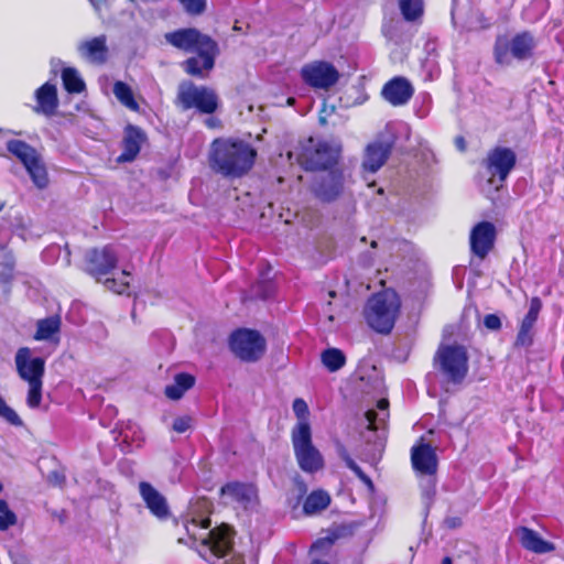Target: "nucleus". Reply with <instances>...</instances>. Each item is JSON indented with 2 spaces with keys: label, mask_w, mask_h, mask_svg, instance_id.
Here are the masks:
<instances>
[{
  "label": "nucleus",
  "mask_w": 564,
  "mask_h": 564,
  "mask_svg": "<svg viewBox=\"0 0 564 564\" xmlns=\"http://www.w3.org/2000/svg\"><path fill=\"white\" fill-rule=\"evenodd\" d=\"M399 8L405 21L413 22L424 13L423 0H399Z\"/></svg>",
  "instance_id": "35"
},
{
  "label": "nucleus",
  "mask_w": 564,
  "mask_h": 564,
  "mask_svg": "<svg viewBox=\"0 0 564 564\" xmlns=\"http://www.w3.org/2000/svg\"><path fill=\"white\" fill-rule=\"evenodd\" d=\"M294 102V99L293 98H289V104H293Z\"/></svg>",
  "instance_id": "61"
},
{
  "label": "nucleus",
  "mask_w": 564,
  "mask_h": 564,
  "mask_svg": "<svg viewBox=\"0 0 564 564\" xmlns=\"http://www.w3.org/2000/svg\"><path fill=\"white\" fill-rule=\"evenodd\" d=\"M325 174L316 177L312 192L323 203L335 202L344 192L345 176L340 166L324 171Z\"/></svg>",
  "instance_id": "13"
},
{
  "label": "nucleus",
  "mask_w": 564,
  "mask_h": 564,
  "mask_svg": "<svg viewBox=\"0 0 564 564\" xmlns=\"http://www.w3.org/2000/svg\"><path fill=\"white\" fill-rule=\"evenodd\" d=\"M484 325L486 328L490 330H500L501 329V319L497 314H487L484 317Z\"/></svg>",
  "instance_id": "48"
},
{
  "label": "nucleus",
  "mask_w": 564,
  "mask_h": 564,
  "mask_svg": "<svg viewBox=\"0 0 564 564\" xmlns=\"http://www.w3.org/2000/svg\"><path fill=\"white\" fill-rule=\"evenodd\" d=\"M221 495H228L235 502L247 509L258 501V488L251 482L229 481L220 488Z\"/></svg>",
  "instance_id": "21"
},
{
  "label": "nucleus",
  "mask_w": 564,
  "mask_h": 564,
  "mask_svg": "<svg viewBox=\"0 0 564 564\" xmlns=\"http://www.w3.org/2000/svg\"><path fill=\"white\" fill-rule=\"evenodd\" d=\"M90 3L95 7V8H99L101 4H104L106 2V0H89Z\"/></svg>",
  "instance_id": "56"
},
{
  "label": "nucleus",
  "mask_w": 564,
  "mask_h": 564,
  "mask_svg": "<svg viewBox=\"0 0 564 564\" xmlns=\"http://www.w3.org/2000/svg\"><path fill=\"white\" fill-rule=\"evenodd\" d=\"M311 564H329V563H327V562H323V561H321V560H313V561L311 562Z\"/></svg>",
  "instance_id": "58"
},
{
  "label": "nucleus",
  "mask_w": 564,
  "mask_h": 564,
  "mask_svg": "<svg viewBox=\"0 0 564 564\" xmlns=\"http://www.w3.org/2000/svg\"><path fill=\"white\" fill-rule=\"evenodd\" d=\"M113 94L116 98L130 110H139V104L134 98L131 87L127 83L121 80L116 82L113 85Z\"/></svg>",
  "instance_id": "33"
},
{
  "label": "nucleus",
  "mask_w": 564,
  "mask_h": 564,
  "mask_svg": "<svg viewBox=\"0 0 564 564\" xmlns=\"http://www.w3.org/2000/svg\"><path fill=\"white\" fill-rule=\"evenodd\" d=\"M192 523L195 525V527H200L203 529H208L210 527V519L209 518H205V519H202L199 521V523L196 521V520H192Z\"/></svg>",
  "instance_id": "54"
},
{
  "label": "nucleus",
  "mask_w": 564,
  "mask_h": 564,
  "mask_svg": "<svg viewBox=\"0 0 564 564\" xmlns=\"http://www.w3.org/2000/svg\"><path fill=\"white\" fill-rule=\"evenodd\" d=\"M401 310V299L388 288L371 294L364 307L367 325L378 334L388 335L394 327Z\"/></svg>",
  "instance_id": "3"
},
{
  "label": "nucleus",
  "mask_w": 564,
  "mask_h": 564,
  "mask_svg": "<svg viewBox=\"0 0 564 564\" xmlns=\"http://www.w3.org/2000/svg\"><path fill=\"white\" fill-rule=\"evenodd\" d=\"M0 417L6 420L9 424L13 426H22L23 421L18 415V413L7 404L4 399L0 395Z\"/></svg>",
  "instance_id": "40"
},
{
  "label": "nucleus",
  "mask_w": 564,
  "mask_h": 564,
  "mask_svg": "<svg viewBox=\"0 0 564 564\" xmlns=\"http://www.w3.org/2000/svg\"><path fill=\"white\" fill-rule=\"evenodd\" d=\"M195 381L193 375L180 372L175 375L173 383L165 387L164 394L171 400H180L186 391L194 387Z\"/></svg>",
  "instance_id": "27"
},
{
  "label": "nucleus",
  "mask_w": 564,
  "mask_h": 564,
  "mask_svg": "<svg viewBox=\"0 0 564 564\" xmlns=\"http://www.w3.org/2000/svg\"><path fill=\"white\" fill-rule=\"evenodd\" d=\"M34 185L43 189L48 185V174L45 164L37 154L26 165H24Z\"/></svg>",
  "instance_id": "29"
},
{
  "label": "nucleus",
  "mask_w": 564,
  "mask_h": 564,
  "mask_svg": "<svg viewBox=\"0 0 564 564\" xmlns=\"http://www.w3.org/2000/svg\"><path fill=\"white\" fill-rule=\"evenodd\" d=\"M348 533L347 528L340 525L332 529L325 536L317 539L312 549L315 550H328L330 549L339 539L346 536Z\"/></svg>",
  "instance_id": "36"
},
{
  "label": "nucleus",
  "mask_w": 564,
  "mask_h": 564,
  "mask_svg": "<svg viewBox=\"0 0 564 564\" xmlns=\"http://www.w3.org/2000/svg\"><path fill=\"white\" fill-rule=\"evenodd\" d=\"M293 411L299 420L296 425H300L301 423H310L308 422L310 410H308V406H307V403L305 402V400H303L301 398L295 399L293 401Z\"/></svg>",
  "instance_id": "43"
},
{
  "label": "nucleus",
  "mask_w": 564,
  "mask_h": 564,
  "mask_svg": "<svg viewBox=\"0 0 564 564\" xmlns=\"http://www.w3.org/2000/svg\"><path fill=\"white\" fill-rule=\"evenodd\" d=\"M542 310V301L538 296H533L530 300V305L527 314L522 318L519 328L533 330L534 325L539 318V314Z\"/></svg>",
  "instance_id": "38"
},
{
  "label": "nucleus",
  "mask_w": 564,
  "mask_h": 564,
  "mask_svg": "<svg viewBox=\"0 0 564 564\" xmlns=\"http://www.w3.org/2000/svg\"><path fill=\"white\" fill-rule=\"evenodd\" d=\"M64 480H65V477H64V476H61V477H59V484L64 482Z\"/></svg>",
  "instance_id": "59"
},
{
  "label": "nucleus",
  "mask_w": 564,
  "mask_h": 564,
  "mask_svg": "<svg viewBox=\"0 0 564 564\" xmlns=\"http://www.w3.org/2000/svg\"><path fill=\"white\" fill-rule=\"evenodd\" d=\"M366 420L368 422L367 430L368 431H377L380 427V424L384 423L386 419H379L378 413L376 410H368L365 413Z\"/></svg>",
  "instance_id": "46"
},
{
  "label": "nucleus",
  "mask_w": 564,
  "mask_h": 564,
  "mask_svg": "<svg viewBox=\"0 0 564 564\" xmlns=\"http://www.w3.org/2000/svg\"><path fill=\"white\" fill-rule=\"evenodd\" d=\"M340 153V147L310 137L299 153V163L305 171H326L339 166Z\"/></svg>",
  "instance_id": "6"
},
{
  "label": "nucleus",
  "mask_w": 564,
  "mask_h": 564,
  "mask_svg": "<svg viewBox=\"0 0 564 564\" xmlns=\"http://www.w3.org/2000/svg\"><path fill=\"white\" fill-rule=\"evenodd\" d=\"M28 383L29 391L26 395V404L30 409H36L42 402L43 380Z\"/></svg>",
  "instance_id": "39"
},
{
  "label": "nucleus",
  "mask_w": 564,
  "mask_h": 564,
  "mask_svg": "<svg viewBox=\"0 0 564 564\" xmlns=\"http://www.w3.org/2000/svg\"><path fill=\"white\" fill-rule=\"evenodd\" d=\"M192 423V419L188 415L178 416L173 421V430L176 433H184L186 432Z\"/></svg>",
  "instance_id": "47"
},
{
  "label": "nucleus",
  "mask_w": 564,
  "mask_h": 564,
  "mask_svg": "<svg viewBox=\"0 0 564 564\" xmlns=\"http://www.w3.org/2000/svg\"><path fill=\"white\" fill-rule=\"evenodd\" d=\"M186 13L200 15L206 10V0H180Z\"/></svg>",
  "instance_id": "42"
},
{
  "label": "nucleus",
  "mask_w": 564,
  "mask_h": 564,
  "mask_svg": "<svg viewBox=\"0 0 564 564\" xmlns=\"http://www.w3.org/2000/svg\"><path fill=\"white\" fill-rule=\"evenodd\" d=\"M131 274L129 271L127 270H122V278L120 279H115V278H106V279H102V283L105 285V288L108 290V291H111L116 294H127L129 295L130 294V282L127 280V278H129Z\"/></svg>",
  "instance_id": "37"
},
{
  "label": "nucleus",
  "mask_w": 564,
  "mask_h": 564,
  "mask_svg": "<svg viewBox=\"0 0 564 564\" xmlns=\"http://www.w3.org/2000/svg\"><path fill=\"white\" fill-rule=\"evenodd\" d=\"M482 165L490 175L489 181L497 177L503 183L517 165V154L508 147L497 145L488 151Z\"/></svg>",
  "instance_id": "11"
},
{
  "label": "nucleus",
  "mask_w": 564,
  "mask_h": 564,
  "mask_svg": "<svg viewBox=\"0 0 564 564\" xmlns=\"http://www.w3.org/2000/svg\"><path fill=\"white\" fill-rule=\"evenodd\" d=\"M207 124H208L209 127H214V123L212 122V120H208V121H207Z\"/></svg>",
  "instance_id": "60"
},
{
  "label": "nucleus",
  "mask_w": 564,
  "mask_h": 564,
  "mask_svg": "<svg viewBox=\"0 0 564 564\" xmlns=\"http://www.w3.org/2000/svg\"><path fill=\"white\" fill-rule=\"evenodd\" d=\"M78 52L85 59L102 65L108 59V46L106 35L95 36L93 39L83 41L78 45Z\"/></svg>",
  "instance_id": "24"
},
{
  "label": "nucleus",
  "mask_w": 564,
  "mask_h": 564,
  "mask_svg": "<svg viewBox=\"0 0 564 564\" xmlns=\"http://www.w3.org/2000/svg\"><path fill=\"white\" fill-rule=\"evenodd\" d=\"M164 37L176 50L194 54L180 64L185 74L198 79L208 77L219 54L218 44L212 36L196 28H183L165 33Z\"/></svg>",
  "instance_id": "1"
},
{
  "label": "nucleus",
  "mask_w": 564,
  "mask_h": 564,
  "mask_svg": "<svg viewBox=\"0 0 564 564\" xmlns=\"http://www.w3.org/2000/svg\"><path fill=\"white\" fill-rule=\"evenodd\" d=\"M15 513L9 508L7 501L0 502V531H6L17 523Z\"/></svg>",
  "instance_id": "41"
},
{
  "label": "nucleus",
  "mask_w": 564,
  "mask_h": 564,
  "mask_svg": "<svg viewBox=\"0 0 564 564\" xmlns=\"http://www.w3.org/2000/svg\"><path fill=\"white\" fill-rule=\"evenodd\" d=\"M476 19L481 30H487L491 26L490 20L482 12L478 13Z\"/></svg>",
  "instance_id": "50"
},
{
  "label": "nucleus",
  "mask_w": 564,
  "mask_h": 564,
  "mask_svg": "<svg viewBox=\"0 0 564 564\" xmlns=\"http://www.w3.org/2000/svg\"><path fill=\"white\" fill-rule=\"evenodd\" d=\"M62 321L58 315H52L36 322V330L33 335V339L41 340H53L54 336H57L61 332ZM58 341V337L55 338Z\"/></svg>",
  "instance_id": "26"
},
{
  "label": "nucleus",
  "mask_w": 564,
  "mask_h": 564,
  "mask_svg": "<svg viewBox=\"0 0 564 564\" xmlns=\"http://www.w3.org/2000/svg\"><path fill=\"white\" fill-rule=\"evenodd\" d=\"M434 359L453 383H462L468 373V354L462 345L441 346Z\"/></svg>",
  "instance_id": "9"
},
{
  "label": "nucleus",
  "mask_w": 564,
  "mask_h": 564,
  "mask_svg": "<svg viewBox=\"0 0 564 564\" xmlns=\"http://www.w3.org/2000/svg\"><path fill=\"white\" fill-rule=\"evenodd\" d=\"M330 501L332 498L327 491L323 489L313 490L303 502V512L307 516L318 513L327 509Z\"/></svg>",
  "instance_id": "28"
},
{
  "label": "nucleus",
  "mask_w": 564,
  "mask_h": 564,
  "mask_svg": "<svg viewBox=\"0 0 564 564\" xmlns=\"http://www.w3.org/2000/svg\"><path fill=\"white\" fill-rule=\"evenodd\" d=\"M445 524L448 529H456L462 525V519L459 517H448L445 519Z\"/></svg>",
  "instance_id": "51"
},
{
  "label": "nucleus",
  "mask_w": 564,
  "mask_h": 564,
  "mask_svg": "<svg viewBox=\"0 0 564 564\" xmlns=\"http://www.w3.org/2000/svg\"><path fill=\"white\" fill-rule=\"evenodd\" d=\"M411 464L413 470L421 476H427L432 494H435L438 458L435 448L425 442H421L411 448Z\"/></svg>",
  "instance_id": "12"
},
{
  "label": "nucleus",
  "mask_w": 564,
  "mask_h": 564,
  "mask_svg": "<svg viewBox=\"0 0 564 564\" xmlns=\"http://www.w3.org/2000/svg\"><path fill=\"white\" fill-rule=\"evenodd\" d=\"M414 88L409 79L397 76L388 80L381 90V95L392 106H403L413 96Z\"/></svg>",
  "instance_id": "19"
},
{
  "label": "nucleus",
  "mask_w": 564,
  "mask_h": 564,
  "mask_svg": "<svg viewBox=\"0 0 564 564\" xmlns=\"http://www.w3.org/2000/svg\"><path fill=\"white\" fill-rule=\"evenodd\" d=\"M224 564H246L241 554H234Z\"/></svg>",
  "instance_id": "53"
},
{
  "label": "nucleus",
  "mask_w": 564,
  "mask_h": 564,
  "mask_svg": "<svg viewBox=\"0 0 564 564\" xmlns=\"http://www.w3.org/2000/svg\"><path fill=\"white\" fill-rule=\"evenodd\" d=\"M139 492L150 512L160 520H166L170 516V508L165 497L160 494L150 482L141 481Z\"/></svg>",
  "instance_id": "20"
},
{
  "label": "nucleus",
  "mask_w": 564,
  "mask_h": 564,
  "mask_svg": "<svg viewBox=\"0 0 564 564\" xmlns=\"http://www.w3.org/2000/svg\"><path fill=\"white\" fill-rule=\"evenodd\" d=\"M148 142V135L145 131L135 124L128 123L123 128V137L121 141L122 152L117 158L118 163H130L133 162L144 143Z\"/></svg>",
  "instance_id": "17"
},
{
  "label": "nucleus",
  "mask_w": 564,
  "mask_h": 564,
  "mask_svg": "<svg viewBox=\"0 0 564 564\" xmlns=\"http://www.w3.org/2000/svg\"><path fill=\"white\" fill-rule=\"evenodd\" d=\"M321 359H322V362L325 366V368L330 372L338 371L346 364V356L338 348L325 349L322 352Z\"/></svg>",
  "instance_id": "34"
},
{
  "label": "nucleus",
  "mask_w": 564,
  "mask_h": 564,
  "mask_svg": "<svg viewBox=\"0 0 564 564\" xmlns=\"http://www.w3.org/2000/svg\"><path fill=\"white\" fill-rule=\"evenodd\" d=\"M497 238V230L490 221H479L476 224L469 236L470 250L471 252L484 260L488 253L494 249Z\"/></svg>",
  "instance_id": "16"
},
{
  "label": "nucleus",
  "mask_w": 564,
  "mask_h": 564,
  "mask_svg": "<svg viewBox=\"0 0 564 564\" xmlns=\"http://www.w3.org/2000/svg\"><path fill=\"white\" fill-rule=\"evenodd\" d=\"M520 545L534 554H545L555 551V544L544 540L531 528L520 525L514 529Z\"/></svg>",
  "instance_id": "22"
},
{
  "label": "nucleus",
  "mask_w": 564,
  "mask_h": 564,
  "mask_svg": "<svg viewBox=\"0 0 564 564\" xmlns=\"http://www.w3.org/2000/svg\"><path fill=\"white\" fill-rule=\"evenodd\" d=\"M63 87L68 94H80L86 85L78 72L74 67H64L62 69Z\"/></svg>",
  "instance_id": "32"
},
{
  "label": "nucleus",
  "mask_w": 564,
  "mask_h": 564,
  "mask_svg": "<svg viewBox=\"0 0 564 564\" xmlns=\"http://www.w3.org/2000/svg\"><path fill=\"white\" fill-rule=\"evenodd\" d=\"M336 447L339 457L344 460L347 468H349L364 485L372 490L375 486L371 478L356 464L345 445L338 442Z\"/></svg>",
  "instance_id": "31"
},
{
  "label": "nucleus",
  "mask_w": 564,
  "mask_h": 564,
  "mask_svg": "<svg viewBox=\"0 0 564 564\" xmlns=\"http://www.w3.org/2000/svg\"><path fill=\"white\" fill-rule=\"evenodd\" d=\"M118 263L119 256L113 246L94 247L88 249L84 256L83 271L96 282H101L117 269Z\"/></svg>",
  "instance_id": "10"
},
{
  "label": "nucleus",
  "mask_w": 564,
  "mask_h": 564,
  "mask_svg": "<svg viewBox=\"0 0 564 564\" xmlns=\"http://www.w3.org/2000/svg\"><path fill=\"white\" fill-rule=\"evenodd\" d=\"M174 104L182 111L195 109L199 113L212 115L218 109L219 99L213 88L183 80L178 84Z\"/></svg>",
  "instance_id": "4"
},
{
  "label": "nucleus",
  "mask_w": 564,
  "mask_h": 564,
  "mask_svg": "<svg viewBox=\"0 0 564 564\" xmlns=\"http://www.w3.org/2000/svg\"><path fill=\"white\" fill-rule=\"evenodd\" d=\"M14 279V261L9 260L3 263V268L0 271V284L10 288Z\"/></svg>",
  "instance_id": "44"
},
{
  "label": "nucleus",
  "mask_w": 564,
  "mask_h": 564,
  "mask_svg": "<svg viewBox=\"0 0 564 564\" xmlns=\"http://www.w3.org/2000/svg\"><path fill=\"white\" fill-rule=\"evenodd\" d=\"M7 150L14 155L23 166L33 160L37 152L29 143L23 140L12 139L7 142Z\"/></svg>",
  "instance_id": "30"
},
{
  "label": "nucleus",
  "mask_w": 564,
  "mask_h": 564,
  "mask_svg": "<svg viewBox=\"0 0 564 564\" xmlns=\"http://www.w3.org/2000/svg\"><path fill=\"white\" fill-rule=\"evenodd\" d=\"M36 107L34 110L47 117L53 116L58 108L57 88L54 84L45 83L35 91Z\"/></svg>",
  "instance_id": "25"
},
{
  "label": "nucleus",
  "mask_w": 564,
  "mask_h": 564,
  "mask_svg": "<svg viewBox=\"0 0 564 564\" xmlns=\"http://www.w3.org/2000/svg\"><path fill=\"white\" fill-rule=\"evenodd\" d=\"M302 79L314 89H328L339 79L336 67L325 61H315L301 68Z\"/></svg>",
  "instance_id": "14"
},
{
  "label": "nucleus",
  "mask_w": 564,
  "mask_h": 564,
  "mask_svg": "<svg viewBox=\"0 0 564 564\" xmlns=\"http://www.w3.org/2000/svg\"><path fill=\"white\" fill-rule=\"evenodd\" d=\"M442 564H452V558L449 556H445L443 560H442Z\"/></svg>",
  "instance_id": "57"
},
{
  "label": "nucleus",
  "mask_w": 564,
  "mask_h": 564,
  "mask_svg": "<svg viewBox=\"0 0 564 564\" xmlns=\"http://www.w3.org/2000/svg\"><path fill=\"white\" fill-rule=\"evenodd\" d=\"M536 40L530 31L516 33L511 39L506 34H498L495 40L492 53L498 65H505L509 57L517 61L530 59L534 55Z\"/></svg>",
  "instance_id": "5"
},
{
  "label": "nucleus",
  "mask_w": 564,
  "mask_h": 564,
  "mask_svg": "<svg viewBox=\"0 0 564 564\" xmlns=\"http://www.w3.org/2000/svg\"><path fill=\"white\" fill-rule=\"evenodd\" d=\"M234 530L221 524L209 531L208 536L203 540V544L207 545L210 552L218 558H223L230 553L234 546Z\"/></svg>",
  "instance_id": "18"
},
{
  "label": "nucleus",
  "mask_w": 564,
  "mask_h": 564,
  "mask_svg": "<svg viewBox=\"0 0 564 564\" xmlns=\"http://www.w3.org/2000/svg\"><path fill=\"white\" fill-rule=\"evenodd\" d=\"M291 441L297 465L304 473L315 474L323 469L324 458L313 444L310 423L295 425L291 433Z\"/></svg>",
  "instance_id": "7"
},
{
  "label": "nucleus",
  "mask_w": 564,
  "mask_h": 564,
  "mask_svg": "<svg viewBox=\"0 0 564 564\" xmlns=\"http://www.w3.org/2000/svg\"><path fill=\"white\" fill-rule=\"evenodd\" d=\"M377 408L381 411L388 412L389 409V401L387 399H380L377 402ZM389 415V413H386V417Z\"/></svg>",
  "instance_id": "55"
},
{
  "label": "nucleus",
  "mask_w": 564,
  "mask_h": 564,
  "mask_svg": "<svg viewBox=\"0 0 564 564\" xmlns=\"http://www.w3.org/2000/svg\"><path fill=\"white\" fill-rule=\"evenodd\" d=\"M455 147L460 151L465 152L467 149L466 140L463 135H457L454 140Z\"/></svg>",
  "instance_id": "52"
},
{
  "label": "nucleus",
  "mask_w": 564,
  "mask_h": 564,
  "mask_svg": "<svg viewBox=\"0 0 564 564\" xmlns=\"http://www.w3.org/2000/svg\"><path fill=\"white\" fill-rule=\"evenodd\" d=\"M293 481H294V485L296 487V490L299 491V497L303 498L307 494V485H306V482L300 476H296Z\"/></svg>",
  "instance_id": "49"
},
{
  "label": "nucleus",
  "mask_w": 564,
  "mask_h": 564,
  "mask_svg": "<svg viewBox=\"0 0 564 564\" xmlns=\"http://www.w3.org/2000/svg\"><path fill=\"white\" fill-rule=\"evenodd\" d=\"M29 347H21L15 354V368L19 377L25 382L42 381L45 373V360L42 357H31Z\"/></svg>",
  "instance_id": "15"
},
{
  "label": "nucleus",
  "mask_w": 564,
  "mask_h": 564,
  "mask_svg": "<svg viewBox=\"0 0 564 564\" xmlns=\"http://www.w3.org/2000/svg\"><path fill=\"white\" fill-rule=\"evenodd\" d=\"M392 144L384 141H375L367 145L362 166L366 171L377 172L389 159Z\"/></svg>",
  "instance_id": "23"
},
{
  "label": "nucleus",
  "mask_w": 564,
  "mask_h": 564,
  "mask_svg": "<svg viewBox=\"0 0 564 564\" xmlns=\"http://www.w3.org/2000/svg\"><path fill=\"white\" fill-rule=\"evenodd\" d=\"M257 151L247 142L234 139H216L212 143L209 164L226 177H241L253 166Z\"/></svg>",
  "instance_id": "2"
},
{
  "label": "nucleus",
  "mask_w": 564,
  "mask_h": 564,
  "mask_svg": "<svg viewBox=\"0 0 564 564\" xmlns=\"http://www.w3.org/2000/svg\"><path fill=\"white\" fill-rule=\"evenodd\" d=\"M229 347L241 361L256 362L264 355L267 341L256 329L238 328L229 337Z\"/></svg>",
  "instance_id": "8"
},
{
  "label": "nucleus",
  "mask_w": 564,
  "mask_h": 564,
  "mask_svg": "<svg viewBox=\"0 0 564 564\" xmlns=\"http://www.w3.org/2000/svg\"><path fill=\"white\" fill-rule=\"evenodd\" d=\"M533 344V330L519 328L516 340H514V347H530Z\"/></svg>",
  "instance_id": "45"
}]
</instances>
